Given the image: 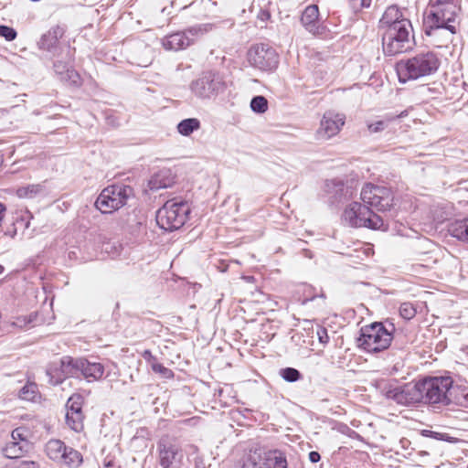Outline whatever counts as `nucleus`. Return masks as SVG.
<instances>
[{
	"instance_id": "5701e85b",
	"label": "nucleus",
	"mask_w": 468,
	"mask_h": 468,
	"mask_svg": "<svg viewBox=\"0 0 468 468\" xmlns=\"http://www.w3.org/2000/svg\"><path fill=\"white\" fill-rule=\"evenodd\" d=\"M82 357L73 358L66 356L59 360L60 371L64 373V376L68 378H79L80 377V368Z\"/></svg>"
},
{
	"instance_id": "423d86ee",
	"label": "nucleus",
	"mask_w": 468,
	"mask_h": 468,
	"mask_svg": "<svg viewBox=\"0 0 468 468\" xmlns=\"http://www.w3.org/2000/svg\"><path fill=\"white\" fill-rule=\"evenodd\" d=\"M393 339L392 331L381 323H373L361 328L357 339L358 346L368 353H378L386 350Z\"/></svg>"
},
{
	"instance_id": "393cba45",
	"label": "nucleus",
	"mask_w": 468,
	"mask_h": 468,
	"mask_svg": "<svg viewBox=\"0 0 468 468\" xmlns=\"http://www.w3.org/2000/svg\"><path fill=\"white\" fill-rule=\"evenodd\" d=\"M448 231L459 240L468 241V218L452 222Z\"/></svg>"
},
{
	"instance_id": "09e8293b",
	"label": "nucleus",
	"mask_w": 468,
	"mask_h": 468,
	"mask_svg": "<svg viewBox=\"0 0 468 468\" xmlns=\"http://www.w3.org/2000/svg\"><path fill=\"white\" fill-rule=\"evenodd\" d=\"M320 459H321V456H320L319 452L313 451L309 453V460L311 463H318L320 461Z\"/></svg>"
},
{
	"instance_id": "2f4dec72",
	"label": "nucleus",
	"mask_w": 468,
	"mask_h": 468,
	"mask_svg": "<svg viewBox=\"0 0 468 468\" xmlns=\"http://www.w3.org/2000/svg\"><path fill=\"white\" fill-rule=\"evenodd\" d=\"M42 190L40 185H28L21 186L16 190V195L20 198H33Z\"/></svg>"
},
{
	"instance_id": "8fccbe9b",
	"label": "nucleus",
	"mask_w": 468,
	"mask_h": 468,
	"mask_svg": "<svg viewBox=\"0 0 468 468\" xmlns=\"http://www.w3.org/2000/svg\"><path fill=\"white\" fill-rule=\"evenodd\" d=\"M5 211V207L4 204L0 203V220L3 218L4 212Z\"/></svg>"
},
{
	"instance_id": "f257e3e1",
	"label": "nucleus",
	"mask_w": 468,
	"mask_h": 468,
	"mask_svg": "<svg viewBox=\"0 0 468 468\" xmlns=\"http://www.w3.org/2000/svg\"><path fill=\"white\" fill-rule=\"evenodd\" d=\"M460 11L456 0H430L424 12V32L429 37H438L445 31V41L456 34V19Z\"/></svg>"
},
{
	"instance_id": "7c9ffc66",
	"label": "nucleus",
	"mask_w": 468,
	"mask_h": 468,
	"mask_svg": "<svg viewBox=\"0 0 468 468\" xmlns=\"http://www.w3.org/2000/svg\"><path fill=\"white\" fill-rule=\"evenodd\" d=\"M47 375L49 378V383L57 386L61 384L68 377L64 376V373L60 371L59 365L53 364L47 369Z\"/></svg>"
},
{
	"instance_id": "f8f14e48",
	"label": "nucleus",
	"mask_w": 468,
	"mask_h": 468,
	"mask_svg": "<svg viewBox=\"0 0 468 468\" xmlns=\"http://www.w3.org/2000/svg\"><path fill=\"white\" fill-rule=\"evenodd\" d=\"M361 199L364 205L375 207L378 211H386L393 203V195L389 188L367 184L361 190Z\"/></svg>"
},
{
	"instance_id": "7ed1b4c3",
	"label": "nucleus",
	"mask_w": 468,
	"mask_h": 468,
	"mask_svg": "<svg viewBox=\"0 0 468 468\" xmlns=\"http://www.w3.org/2000/svg\"><path fill=\"white\" fill-rule=\"evenodd\" d=\"M415 44L410 21H403L385 29L382 36V48L386 56H396L410 50Z\"/></svg>"
},
{
	"instance_id": "1a4fd4ad",
	"label": "nucleus",
	"mask_w": 468,
	"mask_h": 468,
	"mask_svg": "<svg viewBox=\"0 0 468 468\" xmlns=\"http://www.w3.org/2000/svg\"><path fill=\"white\" fill-rule=\"evenodd\" d=\"M382 393L387 399H392L402 406L416 405L423 400L420 381L410 382L401 386L388 384L383 388Z\"/></svg>"
},
{
	"instance_id": "f704fd0d",
	"label": "nucleus",
	"mask_w": 468,
	"mask_h": 468,
	"mask_svg": "<svg viewBox=\"0 0 468 468\" xmlns=\"http://www.w3.org/2000/svg\"><path fill=\"white\" fill-rule=\"evenodd\" d=\"M250 109L256 113H264L268 110V101L261 95L255 96L250 101Z\"/></svg>"
},
{
	"instance_id": "aec40b11",
	"label": "nucleus",
	"mask_w": 468,
	"mask_h": 468,
	"mask_svg": "<svg viewBox=\"0 0 468 468\" xmlns=\"http://www.w3.org/2000/svg\"><path fill=\"white\" fill-rule=\"evenodd\" d=\"M175 184V176L168 168H164L155 173L148 182L151 191H158L163 188L171 187Z\"/></svg>"
},
{
	"instance_id": "de8ad7c7",
	"label": "nucleus",
	"mask_w": 468,
	"mask_h": 468,
	"mask_svg": "<svg viewBox=\"0 0 468 468\" xmlns=\"http://www.w3.org/2000/svg\"><path fill=\"white\" fill-rule=\"evenodd\" d=\"M17 468H39V465L33 461H22Z\"/></svg>"
},
{
	"instance_id": "5fc2aeb1",
	"label": "nucleus",
	"mask_w": 468,
	"mask_h": 468,
	"mask_svg": "<svg viewBox=\"0 0 468 468\" xmlns=\"http://www.w3.org/2000/svg\"><path fill=\"white\" fill-rule=\"evenodd\" d=\"M2 269H3V267H2V265H0V271H2Z\"/></svg>"
},
{
	"instance_id": "39448f33",
	"label": "nucleus",
	"mask_w": 468,
	"mask_h": 468,
	"mask_svg": "<svg viewBox=\"0 0 468 468\" xmlns=\"http://www.w3.org/2000/svg\"><path fill=\"white\" fill-rule=\"evenodd\" d=\"M342 220L353 228L365 227L371 229H382L385 227L384 220L380 216L372 212L367 206L356 201L346 207Z\"/></svg>"
},
{
	"instance_id": "2eb2a0df",
	"label": "nucleus",
	"mask_w": 468,
	"mask_h": 468,
	"mask_svg": "<svg viewBox=\"0 0 468 468\" xmlns=\"http://www.w3.org/2000/svg\"><path fill=\"white\" fill-rule=\"evenodd\" d=\"M202 32L201 26L190 27L186 31H178L165 36L162 39V45L166 50H182L192 45L195 41L194 37Z\"/></svg>"
},
{
	"instance_id": "a878e982",
	"label": "nucleus",
	"mask_w": 468,
	"mask_h": 468,
	"mask_svg": "<svg viewBox=\"0 0 468 468\" xmlns=\"http://www.w3.org/2000/svg\"><path fill=\"white\" fill-rule=\"evenodd\" d=\"M63 452V459H61L60 463L70 468H77L82 463V455L77 450L67 446Z\"/></svg>"
},
{
	"instance_id": "a19ab883",
	"label": "nucleus",
	"mask_w": 468,
	"mask_h": 468,
	"mask_svg": "<svg viewBox=\"0 0 468 468\" xmlns=\"http://www.w3.org/2000/svg\"><path fill=\"white\" fill-rule=\"evenodd\" d=\"M456 404L468 408V390L463 389L455 397Z\"/></svg>"
},
{
	"instance_id": "f03ea898",
	"label": "nucleus",
	"mask_w": 468,
	"mask_h": 468,
	"mask_svg": "<svg viewBox=\"0 0 468 468\" xmlns=\"http://www.w3.org/2000/svg\"><path fill=\"white\" fill-rule=\"evenodd\" d=\"M441 61L432 51L420 52L402 60L398 64V74L400 82L408 80H419L434 74Z\"/></svg>"
},
{
	"instance_id": "c756f323",
	"label": "nucleus",
	"mask_w": 468,
	"mask_h": 468,
	"mask_svg": "<svg viewBox=\"0 0 468 468\" xmlns=\"http://www.w3.org/2000/svg\"><path fill=\"white\" fill-rule=\"evenodd\" d=\"M83 413H74V412H67L66 413V423L67 425L73 431L79 432L83 429Z\"/></svg>"
},
{
	"instance_id": "a211bd4d",
	"label": "nucleus",
	"mask_w": 468,
	"mask_h": 468,
	"mask_svg": "<svg viewBox=\"0 0 468 468\" xmlns=\"http://www.w3.org/2000/svg\"><path fill=\"white\" fill-rule=\"evenodd\" d=\"M303 27L313 35H321L324 27L319 21V9L316 5H308L303 12L301 16Z\"/></svg>"
},
{
	"instance_id": "37998d69",
	"label": "nucleus",
	"mask_w": 468,
	"mask_h": 468,
	"mask_svg": "<svg viewBox=\"0 0 468 468\" xmlns=\"http://www.w3.org/2000/svg\"><path fill=\"white\" fill-rule=\"evenodd\" d=\"M388 126L387 121H378L374 123H370L367 125L368 131L370 133H379L383 131Z\"/></svg>"
},
{
	"instance_id": "f3484780",
	"label": "nucleus",
	"mask_w": 468,
	"mask_h": 468,
	"mask_svg": "<svg viewBox=\"0 0 468 468\" xmlns=\"http://www.w3.org/2000/svg\"><path fill=\"white\" fill-rule=\"evenodd\" d=\"M346 116L334 112H324L316 131V137L320 140H328L336 135L345 124Z\"/></svg>"
},
{
	"instance_id": "473e14b6",
	"label": "nucleus",
	"mask_w": 468,
	"mask_h": 468,
	"mask_svg": "<svg viewBox=\"0 0 468 468\" xmlns=\"http://www.w3.org/2000/svg\"><path fill=\"white\" fill-rule=\"evenodd\" d=\"M83 398L80 394H73L67 401V412L83 413L82 412Z\"/></svg>"
},
{
	"instance_id": "ddd939ff",
	"label": "nucleus",
	"mask_w": 468,
	"mask_h": 468,
	"mask_svg": "<svg viewBox=\"0 0 468 468\" xmlns=\"http://www.w3.org/2000/svg\"><path fill=\"white\" fill-rule=\"evenodd\" d=\"M248 59L250 65L265 71L275 69L279 63L277 52L266 44L251 47L248 52Z\"/></svg>"
},
{
	"instance_id": "c03bdc74",
	"label": "nucleus",
	"mask_w": 468,
	"mask_h": 468,
	"mask_svg": "<svg viewBox=\"0 0 468 468\" xmlns=\"http://www.w3.org/2000/svg\"><path fill=\"white\" fill-rule=\"evenodd\" d=\"M69 68V66L61 61H57L54 63L55 72L59 76V78L63 75L64 71Z\"/></svg>"
},
{
	"instance_id": "79ce46f5",
	"label": "nucleus",
	"mask_w": 468,
	"mask_h": 468,
	"mask_svg": "<svg viewBox=\"0 0 468 468\" xmlns=\"http://www.w3.org/2000/svg\"><path fill=\"white\" fill-rule=\"evenodd\" d=\"M352 8L357 12L365 7H368L371 4V0H349Z\"/></svg>"
},
{
	"instance_id": "20e7f679",
	"label": "nucleus",
	"mask_w": 468,
	"mask_h": 468,
	"mask_svg": "<svg viewBox=\"0 0 468 468\" xmlns=\"http://www.w3.org/2000/svg\"><path fill=\"white\" fill-rule=\"evenodd\" d=\"M190 210L187 201L182 199L168 200L158 209L156 223L166 231L176 230L186 223Z\"/></svg>"
},
{
	"instance_id": "a18cd8bd",
	"label": "nucleus",
	"mask_w": 468,
	"mask_h": 468,
	"mask_svg": "<svg viewBox=\"0 0 468 468\" xmlns=\"http://www.w3.org/2000/svg\"><path fill=\"white\" fill-rule=\"evenodd\" d=\"M421 433L425 437H431V438H434L436 440H443V437H444V435L442 433H439V432L429 431V430H423Z\"/></svg>"
},
{
	"instance_id": "b1692460",
	"label": "nucleus",
	"mask_w": 468,
	"mask_h": 468,
	"mask_svg": "<svg viewBox=\"0 0 468 468\" xmlns=\"http://www.w3.org/2000/svg\"><path fill=\"white\" fill-rule=\"evenodd\" d=\"M65 443L60 440H49L45 446V452L49 459L54 462L60 463L63 459V452L66 450Z\"/></svg>"
},
{
	"instance_id": "49530a36",
	"label": "nucleus",
	"mask_w": 468,
	"mask_h": 468,
	"mask_svg": "<svg viewBox=\"0 0 468 468\" xmlns=\"http://www.w3.org/2000/svg\"><path fill=\"white\" fill-rule=\"evenodd\" d=\"M319 342L322 344H326L328 342V335L325 328H322L317 332Z\"/></svg>"
},
{
	"instance_id": "4468645a",
	"label": "nucleus",
	"mask_w": 468,
	"mask_h": 468,
	"mask_svg": "<svg viewBox=\"0 0 468 468\" xmlns=\"http://www.w3.org/2000/svg\"><path fill=\"white\" fill-rule=\"evenodd\" d=\"M159 463L163 468H181L183 452L175 441L162 438L157 443Z\"/></svg>"
},
{
	"instance_id": "6e6d98bb",
	"label": "nucleus",
	"mask_w": 468,
	"mask_h": 468,
	"mask_svg": "<svg viewBox=\"0 0 468 468\" xmlns=\"http://www.w3.org/2000/svg\"><path fill=\"white\" fill-rule=\"evenodd\" d=\"M2 269H3V267H2V265H0V271H2Z\"/></svg>"
},
{
	"instance_id": "72a5a7b5",
	"label": "nucleus",
	"mask_w": 468,
	"mask_h": 468,
	"mask_svg": "<svg viewBox=\"0 0 468 468\" xmlns=\"http://www.w3.org/2000/svg\"><path fill=\"white\" fill-rule=\"evenodd\" d=\"M11 441L18 442L27 447H30L28 441V431L25 427H18L11 432Z\"/></svg>"
},
{
	"instance_id": "cd10ccee",
	"label": "nucleus",
	"mask_w": 468,
	"mask_h": 468,
	"mask_svg": "<svg viewBox=\"0 0 468 468\" xmlns=\"http://www.w3.org/2000/svg\"><path fill=\"white\" fill-rule=\"evenodd\" d=\"M201 126L200 121L197 118H187L177 124V132L183 136H189Z\"/></svg>"
},
{
	"instance_id": "dca6fc26",
	"label": "nucleus",
	"mask_w": 468,
	"mask_h": 468,
	"mask_svg": "<svg viewBox=\"0 0 468 468\" xmlns=\"http://www.w3.org/2000/svg\"><path fill=\"white\" fill-rule=\"evenodd\" d=\"M324 192L331 204H338L351 198L356 192V187L352 182L345 183L342 179L334 178L325 181Z\"/></svg>"
},
{
	"instance_id": "9d476101",
	"label": "nucleus",
	"mask_w": 468,
	"mask_h": 468,
	"mask_svg": "<svg viewBox=\"0 0 468 468\" xmlns=\"http://www.w3.org/2000/svg\"><path fill=\"white\" fill-rule=\"evenodd\" d=\"M190 89L200 99H211L225 90L226 83L218 73L207 71L191 82Z\"/></svg>"
},
{
	"instance_id": "4c0bfd02",
	"label": "nucleus",
	"mask_w": 468,
	"mask_h": 468,
	"mask_svg": "<svg viewBox=\"0 0 468 468\" xmlns=\"http://www.w3.org/2000/svg\"><path fill=\"white\" fill-rule=\"evenodd\" d=\"M282 378L287 382H295L302 377L299 370L293 367H286L281 370Z\"/></svg>"
},
{
	"instance_id": "e433bc0d",
	"label": "nucleus",
	"mask_w": 468,
	"mask_h": 468,
	"mask_svg": "<svg viewBox=\"0 0 468 468\" xmlns=\"http://www.w3.org/2000/svg\"><path fill=\"white\" fill-rule=\"evenodd\" d=\"M417 314V310L413 303H403L399 306V314L402 318L406 320L412 319Z\"/></svg>"
},
{
	"instance_id": "412c9836",
	"label": "nucleus",
	"mask_w": 468,
	"mask_h": 468,
	"mask_svg": "<svg viewBox=\"0 0 468 468\" xmlns=\"http://www.w3.org/2000/svg\"><path fill=\"white\" fill-rule=\"evenodd\" d=\"M403 21H410L408 18H404L401 10L396 5L388 6L379 20V27L381 28L388 29L391 26L396 24L401 25Z\"/></svg>"
},
{
	"instance_id": "4be33fe9",
	"label": "nucleus",
	"mask_w": 468,
	"mask_h": 468,
	"mask_svg": "<svg viewBox=\"0 0 468 468\" xmlns=\"http://www.w3.org/2000/svg\"><path fill=\"white\" fill-rule=\"evenodd\" d=\"M80 376L87 381H96L101 378L104 373V367L98 362H90L82 357Z\"/></svg>"
},
{
	"instance_id": "603ef678",
	"label": "nucleus",
	"mask_w": 468,
	"mask_h": 468,
	"mask_svg": "<svg viewBox=\"0 0 468 468\" xmlns=\"http://www.w3.org/2000/svg\"><path fill=\"white\" fill-rule=\"evenodd\" d=\"M404 115H405V112H402L399 115L396 116V118H400V117H403ZM394 119H395V117H391L388 121L390 122Z\"/></svg>"
},
{
	"instance_id": "0eeeda50",
	"label": "nucleus",
	"mask_w": 468,
	"mask_h": 468,
	"mask_svg": "<svg viewBox=\"0 0 468 468\" xmlns=\"http://www.w3.org/2000/svg\"><path fill=\"white\" fill-rule=\"evenodd\" d=\"M420 382L423 403L448 405L452 402L451 388L453 383L452 378H428Z\"/></svg>"
},
{
	"instance_id": "9b49d317",
	"label": "nucleus",
	"mask_w": 468,
	"mask_h": 468,
	"mask_svg": "<svg viewBox=\"0 0 468 468\" xmlns=\"http://www.w3.org/2000/svg\"><path fill=\"white\" fill-rule=\"evenodd\" d=\"M238 468H287L286 459L276 452L250 451Z\"/></svg>"
},
{
	"instance_id": "58836bf2",
	"label": "nucleus",
	"mask_w": 468,
	"mask_h": 468,
	"mask_svg": "<svg viewBox=\"0 0 468 468\" xmlns=\"http://www.w3.org/2000/svg\"><path fill=\"white\" fill-rule=\"evenodd\" d=\"M152 369L165 378H172L174 377L173 371L160 363H153Z\"/></svg>"
},
{
	"instance_id": "bb28decb",
	"label": "nucleus",
	"mask_w": 468,
	"mask_h": 468,
	"mask_svg": "<svg viewBox=\"0 0 468 468\" xmlns=\"http://www.w3.org/2000/svg\"><path fill=\"white\" fill-rule=\"evenodd\" d=\"M28 449L29 447L18 444L15 441H10L2 448V452L6 458L16 459L22 456Z\"/></svg>"
},
{
	"instance_id": "6ab92c4d",
	"label": "nucleus",
	"mask_w": 468,
	"mask_h": 468,
	"mask_svg": "<svg viewBox=\"0 0 468 468\" xmlns=\"http://www.w3.org/2000/svg\"><path fill=\"white\" fill-rule=\"evenodd\" d=\"M65 29L60 26L51 27L40 37L37 42L38 48L55 54L58 48L59 39L63 37Z\"/></svg>"
},
{
	"instance_id": "c85d7f7f",
	"label": "nucleus",
	"mask_w": 468,
	"mask_h": 468,
	"mask_svg": "<svg viewBox=\"0 0 468 468\" xmlns=\"http://www.w3.org/2000/svg\"><path fill=\"white\" fill-rule=\"evenodd\" d=\"M21 399L27 401H34L38 397V388L36 383H27L18 393Z\"/></svg>"
},
{
	"instance_id": "3c124183",
	"label": "nucleus",
	"mask_w": 468,
	"mask_h": 468,
	"mask_svg": "<svg viewBox=\"0 0 468 468\" xmlns=\"http://www.w3.org/2000/svg\"><path fill=\"white\" fill-rule=\"evenodd\" d=\"M426 263H421L420 266L422 267H426V268H429L431 263H433L435 262L436 261L435 260H429V261H425Z\"/></svg>"
},
{
	"instance_id": "ea45409f",
	"label": "nucleus",
	"mask_w": 468,
	"mask_h": 468,
	"mask_svg": "<svg viewBox=\"0 0 468 468\" xmlns=\"http://www.w3.org/2000/svg\"><path fill=\"white\" fill-rule=\"evenodd\" d=\"M17 36L16 31L8 26L0 25V37H4L6 41H13Z\"/></svg>"
},
{
	"instance_id": "c9c22d12",
	"label": "nucleus",
	"mask_w": 468,
	"mask_h": 468,
	"mask_svg": "<svg viewBox=\"0 0 468 468\" xmlns=\"http://www.w3.org/2000/svg\"><path fill=\"white\" fill-rule=\"evenodd\" d=\"M60 80H62L69 85L78 86L80 82V77L75 69L69 67L64 71L63 75L60 77Z\"/></svg>"
},
{
	"instance_id": "864d4df0",
	"label": "nucleus",
	"mask_w": 468,
	"mask_h": 468,
	"mask_svg": "<svg viewBox=\"0 0 468 468\" xmlns=\"http://www.w3.org/2000/svg\"><path fill=\"white\" fill-rule=\"evenodd\" d=\"M148 354H150L149 351H145V356H148Z\"/></svg>"
},
{
	"instance_id": "6e6552de",
	"label": "nucleus",
	"mask_w": 468,
	"mask_h": 468,
	"mask_svg": "<svg viewBox=\"0 0 468 468\" xmlns=\"http://www.w3.org/2000/svg\"><path fill=\"white\" fill-rule=\"evenodd\" d=\"M133 195L130 186L112 185L104 188L95 201V207L101 213H112L123 207Z\"/></svg>"
}]
</instances>
